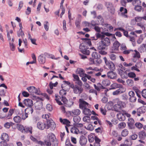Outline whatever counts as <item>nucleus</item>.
<instances>
[{"instance_id":"39","label":"nucleus","mask_w":146,"mask_h":146,"mask_svg":"<svg viewBox=\"0 0 146 146\" xmlns=\"http://www.w3.org/2000/svg\"><path fill=\"white\" fill-rule=\"evenodd\" d=\"M74 102L72 101V99H70L68 101H67V102L65 104L66 106L68 107H70L72 106L74 104Z\"/></svg>"},{"instance_id":"15","label":"nucleus","mask_w":146,"mask_h":146,"mask_svg":"<svg viewBox=\"0 0 146 146\" xmlns=\"http://www.w3.org/2000/svg\"><path fill=\"white\" fill-rule=\"evenodd\" d=\"M83 90L82 88L77 86H75L73 89V91L74 93L76 94H80L82 92Z\"/></svg>"},{"instance_id":"58","label":"nucleus","mask_w":146,"mask_h":146,"mask_svg":"<svg viewBox=\"0 0 146 146\" xmlns=\"http://www.w3.org/2000/svg\"><path fill=\"white\" fill-rule=\"evenodd\" d=\"M135 9L136 11H140L142 9V7L141 6L139 5H135Z\"/></svg>"},{"instance_id":"7","label":"nucleus","mask_w":146,"mask_h":146,"mask_svg":"<svg viewBox=\"0 0 146 146\" xmlns=\"http://www.w3.org/2000/svg\"><path fill=\"white\" fill-rule=\"evenodd\" d=\"M1 139L2 140H3V141H1L0 142V144L1 145L2 144L5 143L9 141V138L7 134L5 133H3L1 135Z\"/></svg>"},{"instance_id":"52","label":"nucleus","mask_w":146,"mask_h":146,"mask_svg":"<svg viewBox=\"0 0 146 146\" xmlns=\"http://www.w3.org/2000/svg\"><path fill=\"white\" fill-rule=\"evenodd\" d=\"M136 127L139 129H141L143 127V124L139 122H137L135 123V124Z\"/></svg>"},{"instance_id":"20","label":"nucleus","mask_w":146,"mask_h":146,"mask_svg":"<svg viewBox=\"0 0 146 146\" xmlns=\"http://www.w3.org/2000/svg\"><path fill=\"white\" fill-rule=\"evenodd\" d=\"M60 121L63 124L66 125V126H68V127L70 126V124L71 123L70 121L66 119H62V118H60Z\"/></svg>"},{"instance_id":"8","label":"nucleus","mask_w":146,"mask_h":146,"mask_svg":"<svg viewBox=\"0 0 146 146\" xmlns=\"http://www.w3.org/2000/svg\"><path fill=\"white\" fill-rule=\"evenodd\" d=\"M79 102V108L80 109H83L85 108L88 107L89 104L88 103L84 101L82 99H80Z\"/></svg>"},{"instance_id":"57","label":"nucleus","mask_w":146,"mask_h":146,"mask_svg":"<svg viewBox=\"0 0 146 146\" xmlns=\"http://www.w3.org/2000/svg\"><path fill=\"white\" fill-rule=\"evenodd\" d=\"M58 83V82H56L55 83H53L52 82H50V83L49 85H50V88L51 89H52L53 88V87H55L56 86Z\"/></svg>"},{"instance_id":"59","label":"nucleus","mask_w":146,"mask_h":146,"mask_svg":"<svg viewBox=\"0 0 146 146\" xmlns=\"http://www.w3.org/2000/svg\"><path fill=\"white\" fill-rule=\"evenodd\" d=\"M128 77L131 78H134L136 76L135 74L133 72H130L128 74Z\"/></svg>"},{"instance_id":"42","label":"nucleus","mask_w":146,"mask_h":146,"mask_svg":"<svg viewBox=\"0 0 146 146\" xmlns=\"http://www.w3.org/2000/svg\"><path fill=\"white\" fill-rule=\"evenodd\" d=\"M102 83L104 86H107L109 85L110 84V82L108 80H104L102 81Z\"/></svg>"},{"instance_id":"23","label":"nucleus","mask_w":146,"mask_h":146,"mask_svg":"<svg viewBox=\"0 0 146 146\" xmlns=\"http://www.w3.org/2000/svg\"><path fill=\"white\" fill-rule=\"evenodd\" d=\"M139 138L141 139H144L146 137V133L143 130L139 132L138 134Z\"/></svg>"},{"instance_id":"9","label":"nucleus","mask_w":146,"mask_h":146,"mask_svg":"<svg viewBox=\"0 0 146 146\" xmlns=\"http://www.w3.org/2000/svg\"><path fill=\"white\" fill-rule=\"evenodd\" d=\"M46 126L47 129L50 127L52 130H54L56 127V124L53 121H47Z\"/></svg>"},{"instance_id":"11","label":"nucleus","mask_w":146,"mask_h":146,"mask_svg":"<svg viewBox=\"0 0 146 146\" xmlns=\"http://www.w3.org/2000/svg\"><path fill=\"white\" fill-rule=\"evenodd\" d=\"M17 111V112L21 116V119L23 120H25L28 117V114L27 113H23V111L21 109L19 108L18 109Z\"/></svg>"},{"instance_id":"35","label":"nucleus","mask_w":146,"mask_h":146,"mask_svg":"<svg viewBox=\"0 0 146 146\" xmlns=\"http://www.w3.org/2000/svg\"><path fill=\"white\" fill-rule=\"evenodd\" d=\"M122 86L117 84L116 83H114L112 84L111 86V89H115L116 88L119 87H121Z\"/></svg>"},{"instance_id":"16","label":"nucleus","mask_w":146,"mask_h":146,"mask_svg":"<svg viewBox=\"0 0 146 146\" xmlns=\"http://www.w3.org/2000/svg\"><path fill=\"white\" fill-rule=\"evenodd\" d=\"M23 102L28 107H32L33 105V102L31 99H25Z\"/></svg>"},{"instance_id":"32","label":"nucleus","mask_w":146,"mask_h":146,"mask_svg":"<svg viewBox=\"0 0 146 146\" xmlns=\"http://www.w3.org/2000/svg\"><path fill=\"white\" fill-rule=\"evenodd\" d=\"M14 121L17 123H20L21 121V119L20 116H16L13 118Z\"/></svg>"},{"instance_id":"30","label":"nucleus","mask_w":146,"mask_h":146,"mask_svg":"<svg viewBox=\"0 0 146 146\" xmlns=\"http://www.w3.org/2000/svg\"><path fill=\"white\" fill-rule=\"evenodd\" d=\"M83 110V113L85 115H90L91 114V111L90 109L87 108L82 109Z\"/></svg>"},{"instance_id":"26","label":"nucleus","mask_w":146,"mask_h":146,"mask_svg":"<svg viewBox=\"0 0 146 146\" xmlns=\"http://www.w3.org/2000/svg\"><path fill=\"white\" fill-rule=\"evenodd\" d=\"M100 140L97 137L95 136V143L93 145L90 144V146H100Z\"/></svg>"},{"instance_id":"29","label":"nucleus","mask_w":146,"mask_h":146,"mask_svg":"<svg viewBox=\"0 0 146 146\" xmlns=\"http://www.w3.org/2000/svg\"><path fill=\"white\" fill-rule=\"evenodd\" d=\"M145 45V44H143L141 45L140 47L139 48L138 50L140 52H146V49Z\"/></svg>"},{"instance_id":"24","label":"nucleus","mask_w":146,"mask_h":146,"mask_svg":"<svg viewBox=\"0 0 146 146\" xmlns=\"http://www.w3.org/2000/svg\"><path fill=\"white\" fill-rule=\"evenodd\" d=\"M125 91V90L124 88H121L113 92V94L114 95H117L124 92Z\"/></svg>"},{"instance_id":"31","label":"nucleus","mask_w":146,"mask_h":146,"mask_svg":"<svg viewBox=\"0 0 146 146\" xmlns=\"http://www.w3.org/2000/svg\"><path fill=\"white\" fill-rule=\"evenodd\" d=\"M82 39L83 41L86 44H87L89 46H91L92 44L90 40L89 39L85 38H82Z\"/></svg>"},{"instance_id":"10","label":"nucleus","mask_w":146,"mask_h":146,"mask_svg":"<svg viewBox=\"0 0 146 146\" xmlns=\"http://www.w3.org/2000/svg\"><path fill=\"white\" fill-rule=\"evenodd\" d=\"M46 124L44 122H38L37 124V127L39 129L42 130L46 129Z\"/></svg>"},{"instance_id":"14","label":"nucleus","mask_w":146,"mask_h":146,"mask_svg":"<svg viewBox=\"0 0 146 146\" xmlns=\"http://www.w3.org/2000/svg\"><path fill=\"white\" fill-rule=\"evenodd\" d=\"M41 100L42 99H41V101H37L35 103V108L36 110H39L42 108L43 105Z\"/></svg>"},{"instance_id":"46","label":"nucleus","mask_w":146,"mask_h":146,"mask_svg":"<svg viewBox=\"0 0 146 146\" xmlns=\"http://www.w3.org/2000/svg\"><path fill=\"white\" fill-rule=\"evenodd\" d=\"M113 108L115 111H119L122 109L117 104L114 105Z\"/></svg>"},{"instance_id":"56","label":"nucleus","mask_w":146,"mask_h":146,"mask_svg":"<svg viewBox=\"0 0 146 146\" xmlns=\"http://www.w3.org/2000/svg\"><path fill=\"white\" fill-rule=\"evenodd\" d=\"M129 100V101L131 102H135L136 100V98L135 96H133L130 97Z\"/></svg>"},{"instance_id":"64","label":"nucleus","mask_w":146,"mask_h":146,"mask_svg":"<svg viewBox=\"0 0 146 146\" xmlns=\"http://www.w3.org/2000/svg\"><path fill=\"white\" fill-rule=\"evenodd\" d=\"M138 137L137 135L136 134H133L131 135L130 137L131 139L133 140H135Z\"/></svg>"},{"instance_id":"43","label":"nucleus","mask_w":146,"mask_h":146,"mask_svg":"<svg viewBox=\"0 0 146 146\" xmlns=\"http://www.w3.org/2000/svg\"><path fill=\"white\" fill-rule=\"evenodd\" d=\"M135 53L133 54V57L134 58H139L140 57V54L137 50H135Z\"/></svg>"},{"instance_id":"36","label":"nucleus","mask_w":146,"mask_h":146,"mask_svg":"<svg viewBox=\"0 0 146 146\" xmlns=\"http://www.w3.org/2000/svg\"><path fill=\"white\" fill-rule=\"evenodd\" d=\"M81 118L79 116H74L73 118V120L75 122L74 124H75L78 123L80 121Z\"/></svg>"},{"instance_id":"47","label":"nucleus","mask_w":146,"mask_h":146,"mask_svg":"<svg viewBox=\"0 0 146 146\" xmlns=\"http://www.w3.org/2000/svg\"><path fill=\"white\" fill-rule=\"evenodd\" d=\"M55 96L56 97L55 100L56 102L60 105H62V104L61 101L59 100L60 98V97L59 96H58L57 95H55Z\"/></svg>"},{"instance_id":"2","label":"nucleus","mask_w":146,"mask_h":146,"mask_svg":"<svg viewBox=\"0 0 146 146\" xmlns=\"http://www.w3.org/2000/svg\"><path fill=\"white\" fill-rule=\"evenodd\" d=\"M94 29L96 31L99 33L101 32V29H102L103 31L101 32V33L102 34L108 36H115V35L114 34L110 33L108 32H104V31H106L107 30V29L106 28H105L104 29L103 28H100L98 26H95Z\"/></svg>"},{"instance_id":"50","label":"nucleus","mask_w":146,"mask_h":146,"mask_svg":"<svg viewBox=\"0 0 146 146\" xmlns=\"http://www.w3.org/2000/svg\"><path fill=\"white\" fill-rule=\"evenodd\" d=\"M88 141L92 143L95 140V137L94 138L92 135H88Z\"/></svg>"},{"instance_id":"25","label":"nucleus","mask_w":146,"mask_h":146,"mask_svg":"<svg viewBox=\"0 0 146 146\" xmlns=\"http://www.w3.org/2000/svg\"><path fill=\"white\" fill-rule=\"evenodd\" d=\"M118 119L120 121H123L125 119V115L123 113H119L117 115Z\"/></svg>"},{"instance_id":"34","label":"nucleus","mask_w":146,"mask_h":146,"mask_svg":"<svg viewBox=\"0 0 146 146\" xmlns=\"http://www.w3.org/2000/svg\"><path fill=\"white\" fill-rule=\"evenodd\" d=\"M117 104L121 109L124 108L125 106V102L119 100H118Z\"/></svg>"},{"instance_id":"17","label":"nucleus","mask_w":146,"mask_h":146,"mask_svg":"<svg viewBox=\"0 0 146 146\" xmlns=\"http://www.w3.org/2000/svg\"><path fill=\"white\" fill-rule=\"evenodd\" d=\"M38 60L39 62L41 64H43L45 63L46 60L44 54H41L40 55L38 58Z\"/></svg>"},{"instance_id":"13","label":"nucleus","mask_w":146,"mask_h":146,"mask_svg":"<svg viewBox=\"0 0 146 146\" xmlns=\"http://www.w3.org/2000/svg\"><path fill=\"white\" fill-rule=\"evenodd\" d=\"M98 37L100 38L101 37ZM101 37L102 38L101 39V41L103 43L106 45V46H107L110 45V42L112 41L111 40H110V39L107 37H106L105 38H104L105 37Z\"/></svg>"},{"instance_id":"5","label":"nucleus","mask_w":146,"mask_h":146,"mask_svg":"<svg viewBox=\"0 0 146 146\" xmlns=\"http://www.w3.org/2000/svg\"><path fill=\"white\" fill-rule=\"evenodd\" d=\"M27 89L28 91L31 93V94L33 95L34 94L39 95L40 94V92L35 87L31 86L27 88Z\"/></svg>"},{"instance_id":"49","label":"nucleus","mask_w":146,"mask_h":146,"mask_svg":"<svg viewBox=\"0 0 146 146\" xmlns=\"http://www.w3.org/2000/svg\"><path fill=\"white\" fill-rule=\"evenodd\" d=\"M128 123L129 125H133L134 122L133 119L132 118H129L128 119Z\"/></svg>"},{"instance_id":"60","label":"nucleus","mask_w":146,"mask_h":146,"mask_svg":"<svg viewBox=\"0 0 146 146\" xmlns=\"http://www.w3.org/2000/svg\"><path fill=\"white\" fill-rule=\"evenodd\" d=\"M90 120V117L88 116H85L83 118V120L85 122H88Z\"/></svg>"},{"instance_id":"33","label":"nucleus","mask_w":146,"mask_h":146,"mask_svg":"<svg viewBox=\"0 0 146 146\" xmlns=\"http://www.w3.org/2000/svg\"><path fill=\"white\" fill-rule=\"evenodd\" d=\"M77 73L80 74V76L82 77L83 76L84 74V70L82 68H78L76 70Z\"/></svg>"},{"instance_id":"1","label":"nucleus","mask_w":146,"mask_h":146,"mask_svg":"<svg viewBox=\"0 0 146 146\" xmlns=\"http://www.w3.org/2000/svg\"><path fill=\"white\" fill-rule=\"evenodd\" d=\"M46 139L50 140L53 146H57L58 142L56 139L54 135L52 133H49L47 136Z\"/></svg>"},{"instance_id":"51","label":"nucleus","mask_w":146,"mask_h":146,"mask_svg":"<svg viewBox=\"0 0 146 146\" xmlns=\"http://www.w3.org/2000/svg\"><path fill=\"white\" fill-rule=\"evenodd\" d=\"M126 125V123L124 122H122L118 124V127L119 128L122 129L125 128Z\"/></svg>"},{"instance_id":"19","label":"nucleus","mask_w":146,"mask_h":146,"mask_svg":"<svg viewBox=\"0 0 146 146\" xmlns=\"http://www.w3.org/2000/svg\"><path fill=\"white\" fill-rule=\"evenodd\" d=\"M107 76L110 79H114L116 78V74L112 71H110L108 72Z\"/></svg>"},{"instance_id":"21","label":"nucleus","mask_w":146,"mask_h":146,"mask_svg":"<svg viewBox=\"0 0 146 146\" xmlns=\"http://www.w3.org/2000/svg\"><path fill=\"white\" fill-rule=\"evenodd\" d=\"M32 127L31 126L24 127L22 133H27L29 132L30 133H32Z\"/></svg>"},{"instance_id":"38","label":"nucleus","mask_w":146,"mask_h":146,"mask_svg":"<svg viewBox=\"0 0 146 146\" xmlns=\"http://www.w3.org/2000/svg\"><path fill=\"white\" fill-rule=\"evenodd\" d=\"M129 133L128 130L126 129H124L122 131L121 133V135L123 137H126Z\"/></svg>"},{"instance_id":"63","label":"nucleus","mask_w":146,"mask_h":146,"mask_svg":"<svg viewBox=\"0 0 146 146\" xmlns=\"http://www.w3.org/2000/svg\"><path fill=\"white\" fill-rule=\"evenodd\" d=\"M9 46L11 50L12 51H14L15 50V46L14 44L10 43V44H9Z\"/></svg>"},{"instance_id":"37","label":"nucleus","mask_w":146,"mask_h":146,"mask_svg":"<svg viewBox=\"0 0 146 146\" xmlns=\"http://www.w3.org/2000/svg\"><path fill=\"white\" fill-rule=\"evenodd\" d=\"M73 115H78L81 112L80 111L79 109H76L72 111Z\"/></svg>"},{"instance_id":"28","label":"nucleus","mask_w":146,"mask_h":146,"mask_svg":"<svg viewBox=\"0 0 146 146\" xmlns=\"http://www.w3.org/2000/svg\"><path fill=\"white\" fill-rule=\"evenodd\" d=\"M33 110L32 107H28L25 110V112L28 115L31 114L33 112Z\"/></svg>"},{"instance_id":"53","label":"nucleus","mask_w":146,"mask_h":146,"mask_svg":"<svg viewBox=\"0 0 146 146\" xmlns=\"http://www.w3.org/2000/svg\"><path fill=\"white\" fill-rule=\"evenodd\" d=\"M49 23L48 21H45L44 23V27L45 30L47 31L49 29Z\"/></svg>"},{"instance_id":"55","label":"nucleus","mask_w":146,"mask_h":146,"mask_svg":"<svg viewBox=\"0 0 146 146\" xmlns=\"http://www.w3.org/2000/svg\"><path fill=\"white\" fill-rule=\"evenodd\" d=\"M46 108L47 110L49 111H51L53 110L52 106L49 104H47Z\"/></svg>"},{"instance_id":"44","label":"nucleus","mask_w":146,"mask_h":146,"mask_svg":"<svg viewBox=\"0 0 146 146\" xmlns=\"http://www.w3.org/2000/svg\"><path fill=\"white\" fill-rule=\"evenodd\" d=\"M13 112L14 110L13 109H10L8 112V115H7L6 116V117L8 119L10 118L12 115L13 113Z\"/></svg>"},{"instance_id":"18","label":"nucleus","mask_w":146,"mask_h":146,"mask_svg":"<svg viewBox=\"0 0 146 146\" xmlns=\"http://www.w3.org/2000/svg\"><path fill=\"white\" fill-rule=\"evenodd\" d=\"M120 12H121V15L123 17L125 18H127L128 17L127 15L125 14L127 13V9L121 7L120 9Z\"/></svg>"},{"instance_id":"6","label":"nucleus","mask_w":146,"mask_h":146,"mask_svg":"<svg viewBox=\"0 0 146 146\" xmlns=\"http://www.w3.org/2000/svg\"><path fill=\"white\" fill-rule=\"evenodd\" d=\"M79 48L83 54L86 55L89 54L90 53L89 50H88L87 47L84 44H81L79 46Z\"/></svg>"},{"instance_id":"27","label":"nucleus","mask_w":146,"mask_h":146,"mask_svg":"<svg viewBox=\"0 0 146 146\" xmlns=\"http://www.w3.org/2000/svg\"><path fill=\"white\" fill-rule=\"evenodd\" d=\"M106 46H107L106 45L100 41L99 42V45L98 47V50H104L105 49Z\"/></svg>"},{"instance_id":"62","label":"nucleus","mask_w":146,"mask_h":146,"mask_svg":"<svg viewBox=\"0 0 146 146\" xmlns=\"http://www.w3.org/2000/svg\"><path fill=\"white\" fill-rule=\"evenodd\" d=\"M121 77L123 78L127 79L128 77V74H127L126 71H124V72L122 74V76H121Z\"/></svg>"},{"instance_id":"22","label":"nucleus","mask_w":146,"mask_h":146,"mask_svg":"<svg viewBox=\"0 0 146 146\" xmlns=\"http://www.w3.org/2000/svg\"><path fill=\"white\" fill-rule=\"evenodd\" d=\"M120 44L118 41L115 40L113 43L112 47V50H118Z\"/></svg>"},{"instance_id":"3","label":"nucleus","mask_w":146,"mask_h":146,"mask_svg":"<svg viewBox=\"0 0 146 146\" xmlns=\"http://www.w3.org/2000/svg\"><path fill=\"white\" fill-rule=\"evenodd\" d=\"M103 59L104 60L106 66L108 67L109 69L113 71L115 70V66L112 62L108 61L106 58L105 57H104Z\"/></svg>"},{"instance_id":"61","label":"nucleus","mask_w":146,"mask_h":146,"mask_svg":"<svg viewBox=\"0 0 146 146\" xmlns=\"http://www.w3.org/2000/svg\"><path fill=\"white\" fill-rule=\"evenodd\" d=\"M92 57L95 59H97L98 58V55L96 52H92Z\"/></svg>"},{"instance_id":"12","label":"nucleus","mask_w":146,"mask_h":146,"mask_svg":"<svg viewBox=\"0 0 146 146\" xmlns=\"http://www.w3.org/2000/svg\"><path fill=\"white\" fill-rule=\"evenodd\" d=\"M79 143L82 146H85L86 144L87 139L83 136H81L80 137Z\"/></svg>"},{"instance_id":"41","label":"nucleus","mask_w":146,"mask_h":146,"mask_svg":"<svg viewBox=\"0 0 146 146\" xmlns=\"http://www.w3.org/2000/svg\"><path fill=\"white\" fill-rule=\"evenodd\" d=\"M52 142L49 139H46L44 141V145L46 146H50L51 145Z\"/></svg>"},{"instance_id":"40","label":"nucleus","mask_w":146,"mask_h":146,"mask_svg":"<svg viewBox=\"0 0 146 146\" xmlns=\"http://www.w3.org/2000/svg\"><path fill=\"white\" fill-rule=\"evenodd\" d=\"M142 19H143L146 21V16L145 15L143 17H138L135 18V20L137 22H138Z\"/></svg>"},{"instance_id":"54","label":"nucleus","mask_w":146,"mask_h":146,"mask_svg":"<svg viewBox=\"0 0 146 146\" xmlns=\"http://www.w3.org/2000/svg\"><path fill=\"white\" fill-rule=\"evenodd\" d=\"M141 1L140 0H134L132 2L133 4L134 5H139L141 4Z\"/></svg>"},{"instance_id":"4","label":"nucleus","mask_w":146,"mask_h":146,"mask_svg":"<svg viewBox=\"0 0 146 146\" xmlns=\"http://www.w3.org/2000/svg\"><path fill=\"white\" fill-rule=\"evenodd\" d=\"M70 130L71 133L76 134H78V133H80L84 135H86L87 134V132L85 131H80L75 126L72 127L71 128Z\"/></svg>"},{"instance_id":"48","label":"nucleus","mask_w":146,"mask_h":146,"mask_svg":"<svg viewBox=\"0 0 146 146\" xmlns=\"http://www.w3.org/2000/svg\"><path fill=\"white\" fill-rule=\"evenodd\" d=\"M65 89L64 88V89H62L60 90V95L62 96H64L66 94V90H65Z\"/></svg>"},{"instance_id":"45","label":"nucleus","mask_w":146,"mask_h":146,"mask_svg":"<svg viewBox=\"0 0 146 146\" xmlns=\"http://www.w3.org/2000/svg\"><path fill=\"white\" fill-rule=\"evenodd\" d=\"M126 82L129 86H132L134 85L133 81L131 79H128L127 80Z\"/></svg>"}]
</instances>
